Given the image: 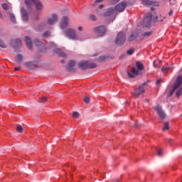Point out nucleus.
<instances>
[{"label":"nucleus","instance_id":"nucleus-12","mask_svg":"<svg viewBox=\"0 0 182 182\" xmlns=\"http://www.w3.org/2000/svg\"><path fill=\"white\" fill-rule=\"evenodd\" d=\"M76 66V62L75 60H70L69 61V72L70 73H75L76 72V68H75Z\"/></svg>","mask_w":182,"mask_h":182},{"label":"nucleus","instance_id":"nucleus-40","mask_svg":"<svg viewBox=\"0 0 182 182\" xmlns=\"http://www.w3.org/2000/svg\"><path fill=\"white\" fill-rule=\"evenodd\" d=\"M158 156H159V157H161V156H163V149H159Z\"/></svg>","mask_w":182,"mask_h":182},{"label":"nucleus","instance_id":"nucleus-46","mask_svg":"<svg viewBox=\"0 0 182 182\" xmlns=\"http://www.w3.org/2000/svg\"><path fill=\"white\" fill-rule=\"evenodd\" d=\"M160 83H161V79H159L156 81V85H160Z\"/></svg>","mask_w":182,"mask_h":182},{"label":"nucleus","instance_id":"nucleus-19","mask_svg":"<svg viewBox=\"0 0 182 182\" xmlns=\"http://www.w3.org/2000/svg\"><path fill=\"white\" fill-rule=\"evenodd\" d=\"M54 52L55 53H57V55H58L59 56H61V58H68L66 53H65V52H63V50H62V49L60 48L55 49Z\"/></svg>","mask_w":182,"mask_h":182},{"label":"nucleus","instance_id":"nucleus-24","mask_svg":"<svg viewBox=\"0 0 182 182\" xmlns=\"http://www.w3.org/2000/svg\"><path fill=\"white\" fill-rule=\"evenodd\" d=\"M95 68H97V65L96 63L87 61V69H93Z\"/></svg>","mask_w":182,"mask_h":182},{"label":"nucleus","instance_id":"nucleus-17","mask_svg":"<svg viewBox=\"0 0 182 182\" xmlns=\"http://www.w3.org/2000/svg\"><path fill=\"white\" fill-rule=\"evenodd\" d=\"M12 46L14 49H16V48L22 46V41H21V39L16 38L14 41H13Z\"/></svg>","mask_w":182,"mask_h":182},{"label":"nucleus","instance_id":"nucleus-51","mask_svg":"<svg viewBox=\"0 0 182 182\" xmlns=\"http://www.w3.org/2000/svg\"><path fill=\"white\" fill-rule=\"evenodd\" d=\"M145 102L149 103V99H145Z\"/></svg>","mask_w":182,"mask_h":182},{"label":"nucleus","instance_id":"nucleus-35","mask_svg":"<svg viewBox=\"0 0 182 182\" xmlns=\"http://www.w3.org/2000/svg\"><path fill=\"white\" fill-rule=\"evenodd\" d=\"M2 8L5 11H8V9H9V6H8V4L4 3V4H2Z\"/></svg>","mask_w":182,"mask_h":182},{"label":"nucleus","instance_id":"nucleus-47","mask_svg":"<svg viewBox=\"0 0 182 182\" xmlns=\"http://www.w3.org/2000/svg\"><path fill=\"white\" fill-rule=\"evenodd\" d=\"M168 15H169V16H173V10H170V11L168 12Z\"/></svg>","mask_w":182,"mask_h":182},{"label":"nucleus","instance_id":"nucleus-22","mask_svg":"<svg viewBox=\"0 0 182 182\" xmlns=\"http://www.w3.org/2000/svg\"><path fill=\"white\" fill-rule=\"evenodd\" d=\"M25 42L28 49H32V40L28 36L25 37Z\"/></svg>","mask_w":182,"mask_h":182},{"label":"nucleus","instance_id":"nucleus-10","mask_svg":"<svg viewBox=\"0 0 182 182\" xmlns=\"http://www.w3.org/2000/svg\"><path fill=\"white\" fill-rule=\"evenodd\" d=\"M126 9V2H121L115 6V11L117 12H123Z\"/></svg>","mask_w":182,"mask_h":182},{"label":"nucleus","instance_id":"nucleus-1","mask_svg":"<svg viewBox=\"0 0 182 182\" xmlns=\"http://www.w3.org/2000/svg\"><path fill=\"white\" fill-rule=\"evenodd\" d=\"M181 85H182V76L178 75L176 78L173 90L169 93V96H173V94L174 93V92H176V97H180V96H181L182 95Z\"/></svg>","mask_w":182,"mask_h":182},{"label":"nucleus","instance_id":"nucleus-15","mask_svg":"<svg viewBox=\"0 0 182 182\" xmlns=\"http://www.w3.org/2000/svg\"><path fill=\"white\" fill-rule=\"evenodd\" d=\"M56 22H58V15L52 14L51 18L48 20V25H53L54 23H56Z\"/></svg>","mask_w":182,"mask_h":182},{"label":"nucleus","instance_id":"nucleus-27","mask_svg":"<svg viewBox=\"0 0 182 182\" xmlns=\"http://www.w3.org/2000/svg\"><path fill=\"white\" fill-rule=\"evenodd\" d=\"M46 102H48V97H42L38 100L39 103H45Z\"/></svg>","mask_w":182,"mask_h":182},{"label":"nucleus","instance_id":"nucleus-16","mask_svg":"<svg viewBox=\"0 0 182 182\" xmlns=\"http://www.w3.org/2000/svg\"><path fill=\"white\" fill-rule=\"evenodd\" d=\"M61 29H65L68 27V16H63L60 23Z\"/></svg>","mask_w":182,"mask_h":182},{"label":"nucleus","instance_id":"nucleus-41","mask_svg":"<svg viewBox=\"0 0 182 182\" xmlns=\"http://www.w3.org/2000/svg\"><path fill=\"white\" fill-rule=\"evenodd\" d=\"M90 20L91 21H96V16L92 14L90 15Z\"/></svg>","mask_w":182,"mask_h":182},{"label":"nucleus","instance_id":"nucleus-9","mask_svg":"<svg viewBox=\"0 0 182 182\" xmlns=\"http://www.w3.org/2000/svg\"><path fill=\"white\" fill-rule=\"evenodd\" d=\"M69 38L73 41H77L79 39V37L76 35V31L73 28L69 29Z\"/></svg>","mask_w":182,"mask_h":182},{"label":"nucleus","instance_id":"nucleus-8","mask_svg":"<svg viewBox=\"0 0 182 182\" xmlns=\"http://www.w3.org/2000/svg\"><path fill=\"white\" fill-rule=\"evenodd\" d=\"M145 85H146V82H144L142 84V86H139L138 90H135L134 92L132 93V95H135L136 97H139V96H140V95H141V93H144V92H146V90H144L143 86H145Z\"/></svg>","mask_w":182,"mask_h":182},{"label":"nucleus","instance_id":"nucleus-37","mask_svg":"<svg viewBox=\"0 0 182 182\" xmlns=\"http://www.w3.org/2000/svg\"><path fill=\"white\" fill-rule=\"evenodd\" d=\"M168 70H170V67H166V68H161V71L164 72V73L168 72Z\"/></svg>","mask_w":182,"mask_h":182},{"label":"nucleus","instance_id":"nucleus-56","mask_svg":"<svg viewBox=\"0 0 182 182\" xmlns=\"http://www.w3.org/2000/svg\"><path fill=\"white\" fill-rule=\"evenodd\" d=\"M68 68H69L68 65H67V69H68Z\"/></svg>","mask_w":182,"mask_h":182},{"label":"nucleus","instance_id":"nucleus-5","mask_svg":"<svg viewBox=\"0 0 182 182\" xmlns=\"http://www.w3.org/2000/svg\"><path fill=\"white\" fill-rule=\"evenodd\" d=\"M152 16L153 14H151V13L147 14L144 18L143 21L141 23L142 26H145V28H147L150 25V23H151Z\"/></svg>","mask_w":182,"mask_h":182},{"label":"nucleus","instance_id":"nucleus-7","mask_svg":"<svg viewBox=\"0 0 182 182\" xmlns=\"http://www.w3.org/2000/svg\"><path fill=\"white\" fill-rule=\"evenodd\" d=\"M33 43L37 46V48H38V49H40L41 52H46V46H45V43H42V41L36 38L33 41Z\"/></svg>","mask_w":182,"mask_h":182},{"label":"nucleus","instance_id":"nucleus-2","mask_svg":"<svg viewBox=\"0 0 182 182\" xmlns=\"http://www.w3.org/2000/svg\"><path fill=\"white\" fill-rule=\"evenodd\" d=\"M136 66L137 69L134 67L132 68L131 73H128L129 77L133 78L135 76H137L139 75V70L141 72V70L144 69V65H143V63H141L140 61H137L136 63Z\"/></svg>","mask_w":182,"mask_h":182},{"label":"nucleus","instance_id":"nucleus-50","mask_svg":"<svg viewBox=\"0 0 182 182\" xmlns=\"http://www.w3.org/2000/svg\"><path fill=\"white\" fill-rule=\"evenodd\" d=\"M134 127H139V123H138V122H136V123L134 124Z\"/></svg>","mask_w":182,"mask_h":182},{"label":"nucleus","instance_id":"nucleus-14","mask_svg":"<svg viewBox=\"0 0 182 182\" xmlns=\"http://www.w3.org/2000/svg\"><path fill=\"white\" fill-rule=\"evenodd\" d=\"M104 16H116V10L114 9L109 8L104 14Z\"/></svg>","mask_w":182,"mask_h":182},{"label":"nucleus","instance_id":"nucleus-4","mask_svg":"<svg viewBox=\"0 0 182 182\" xmlns=\"http://www.w3.org/2000/svg\"><path fill=\"white\" fill-rule=\"evenodd\" d=\"M154 110L157 112L158 116L164 120V119H166V112H164L163 109H161V107L160 105H157L156 107H153Z\"/></svg>","mask_w":182,"mask_h":182},{"label":"nucleus","instance_id":"nucleus-32","mask_svg":"<svg viewBox=\"0 0 182 182\" xmlns=\"http://www.w3.org/2000/svg\"><path fill=\"white\" fill-rule=\"evenodd\" d=\"M168 129H170V127H168V122H165L164 126L163 127V130L166 131V130H168Z\"/></svg>","mask_w":182,"mask_h":182},{"label":"nucleus","instance_id":"nucleus-52","mask_svg":"<svg viewBox=\"0 0 182 182\" xmlns=\"http://www.w3.org/2000/svg\"><path fill=\"white\" fill-rule=\"evenodd\" d=\"M52 46H55V43H51Z\"/></svg>","mask_w":182,"mask_h":182},{"label":"nucleus","instance_id":"nucleus-54","mask_svg":"<svg viewBox=\"0 0 182 182\" xmlns=\"http://www.w3.org/2000/svg\"><path fill=\"white\" fill-rule=\"evenodd\" d=\"M66 35H69V31H66Z\"/></svg>","mask_w":182,"mask_h":182},{"label":"nucleus","instance_id":"nucleus-34","mask_svg":"<svg viewBox=\"0 0 182 182\" xmlns=\"http://www.w3.org/2000/svg\"><path fill=\"white\" fill-rule=\"evenodd\" d=\"M79 116H80V115L79 112H74L73 114V117L74 119H77V117H79Z\"/></svg>","mask_w":182,"mask_h":182},{"label":"nucleus","instance_id":"nucleus-53","mask_svg":"<svg viewBox=\"0 0 182 182\" xmlns=\"http://www.w3.org/2000/svg\"><path fill=\"white\" fill-rule=\"evenodd\" d=\"M61 63H65V60H61Z\"/></svg>","mask_w":182,"mask_h":182},{"label":"nucleus","instance_id":"nucleus-36","mask_svg":"<svg viewBox=\"0 0 182 182\" xmlns=\"http://www.w3.org/2000/svg\"><path fill=\"white\" fill-rule=\"evenodd\" d=\"M10 19L11 21L15 22L16 18H15V15L14 14H10Z\"/></svg>","mask_w":182,"mask_h":182},{"label":"nucleus","instance_id":"nucleus-55","mask_svg":"<svg viewBox=\"0 0 182 182\" xmlns=\"http://www.w3.org/2000/svg\"><path fill=\"white\" fill-rule=\"evenodd\" d=\"M151 11H154V8L151 7Z\"/></svg>","mask_w":182,"mask_h":182},{"label":"nucleus","instance_id":"nucleus-20","mask_svg":"<svg viewBox=\"0 0 182 182\" xmlns=\"http://www.w3.org/2000/svg\"><path fill=\"white\" fill-rule=\"evenodd\" d=\"M34 5L38 11H42V9H43V4H42V2L39 0H36L34 1Z\"/></svg>","mask_w":182,"mask_h":182},{"label":"nucleus","instance_id":"nucleus-11","mask_svg":"<svg viewBox=\"0 0 182 182\" xmlns=\"http://www.w3.org/2000/svg\"><path fill=\"white\" fill-rule=\"evenodd\" d=\"M142 4L143 5H146V6H159V3L151 0H142Z\"/></svg>","mask_w":182,"mask_h":182},{"label":"nucleus","instance_id":"nucleus-26","mask_svg":"<svg viewBox=\"0 0 182 182\" xmlns=\"http://www.w3.org/2000/svg\"><path fill=\"white\" fill-rule=\"evenodd\" d=\"M107 59V57L105 56V55H100L97 60L98 62H105V60H106Z\"/></svg>","mask_w":182,"mask_h":182},{"label":"nucleus","instance_id":"nucleus-6","mask_svg":"<svg viewBox=\"0 0 182 182\" xmlns=\"http://www.w3.org/2000/svg\"><path fill=\"white\" fill-rule=\"evenodd\" d=\"M94 31L98 36H105V34L106 33V27L105 26L95 27Z\"/></svg>","mask_w":182,"mask_h":182},{"label":"nucleus","instance_id":"nucleus-18","mask_svg":"<svg viewBox=\"0 0 182 182\" xmlns=\"http://www.w3.org/2000/svg\"><path fill=\"white\" fill-rule=\"evenodd\" d=\"M78 68L82 70H86L87 69V60H83L78 63Z\"/></svg>","mask_w":182,"mask_h":182},{"label":"nucleus","instance_id":"nucleus-44","mask_svg":"<svg viewBox=\"0 0 182 182\" xmlns=\"http://www.w3.org/2000/svg\"><path fill=\"white\" fill-rule=\"evenodd\" d=\"M120 0H111V4H117Z\"/></svg>","mask_w":182,"mask_h":182},{"label":"nucleus","instance_id":"nucleus-42","mask_svg":"<svg viewBox=\"0 0 182 182\" xmlns=\"http://www.w3.org/2000/svg\"><path fill=\"white\" fill-rule=\"evenodd\" d=\"M100 2H103V0H95V3L92 4L93 6L96 5V4H99Z\"/></svg>","mask_w":182,"mask_h":182},{"label":"nucleus","instance_id":"nucleus-33","mask_svg":"<svg viewBox=\"0 0 182 182\" xmlns=\"http://www.w3.org/2000/svg\"><path fill=\"white\" fill-rule=\"evenodd\" d=\"M151 31H147L143 33V36H144V38H147L149 36H150V35H151Z\"/></svg>","mask_w":182,"mask_h":182},{"label":"nucleus","instance_id":"nucleus-49","mask_svg":"<svg viewBox=\"0 0 182 182\" xmlns=\"http://www.w3.org/2000/svg\"><path fill=\"white\" fill-rule=\"evenodd\" d=\"M78 31H83V27L79 26L78 27Z\"/></svg>","mask_w":182,"mask_h":182},{"label":"nucleus","instance_id":"nucleus-21","mask_svg":"<svg viewBox=\"0 0 182 182\" xmlns=\"http://www.w3.org/2000/svg\"><path fill=\"white\" fill-rule=\"evenodd\" d=\"M21 14L23 21H28V19H29V18L28 17V13L26 12V10H25V9H21Z\"/></svg>","mask_w":182,"mask_h":182},{"label":"nucleus","instance_id":"nucleus-13","mask_svg":"<svg viewBox=\"0 0 182 182\" xmlns=\"http://www.w3.org/2000/svg\"><path fill=\"white\" fill-rule=\"evenodd\" d=\"M24 66L27 68V69H31V70L36 68V65L33 61H27L24 63Z\"/></svg>","mask_w":182,"mask_h":182},{"label":"nucleus","instance_id":"nucleus-39","mask_svg":"<svg viewBox=\"0 0 182 182\" xmlns=\"http://www.w3.org/2000/svg\"><path fill=\"white\" fill-rule=\"evenodd\" d=\"M84 102H85V103H90V98H89V97H85L84 98Z\"/></svg>","mask_w":182,"mask_h":182},{"label":"nucleus","instance_id":"nucleus-30","mask_svg":"<svg viewBox=\"0 0 182 182\" xmlns=\"http://www.w3.org/2000/svg\"><path fill=\"white\" fill-rule=\"evenodd\" d=\"M17 132L18 133H22L23 132V128L21 125H17Z\"/></svg>","mask_w":182,"mask_h":182},{"label":"nucleus","instance_id":"nucleus-31","mask_svg":"<svg viewBox=\"0 0 182 182\" xmlns=\"http://www.w3.org/2000/svg\"><path fill=\"white\" fill-rule=\"evenodd\" d=\"M102 8H105V5L103 4L100 5L98 9L96 10V12L98 15H102V14L99 13V11H100V9H102Z\"/></svg>","mask_w":182,"mask_h":182},{"label":"nucleus","instance_id":"nucleus-38","mask_svg":"<svg viewBox=\"0 0 182 182\" xmlns=\"http://www.w3.org/2000/svg\"><path fill=\"white\" fill-rule=\"evenodd\" d=\"M134 53V50L129 49L127 50V55H133Z\"/></svg>","mask_w":182,"mask_h":182},{"label":"nucleus","instance_id":"nucleus-28","mask_svg":"<svg viewBox=\"0 0 182 182\" xmlns=\"http://www.w3.org/2000/svg\"><path fill=\"white\" fill-rule=\"evenodd\" d=\"M0 48H3L4 49L7 48L6 43L4 42V41L0 39Z\"/></svg>","mask_w":182,"mask_h":182},{"label":"nucleus","instance_id":"nucleus-25","mask_svg":"<svg viewBox=\"0 0 182 182\" xmlns=\"http://www.w3.org/2000/svg\"><path fill=\"white\" fill-rule=\"evenodd\" d=\"M138 36H139V34H137V33H132L129 38V42H133V41H134L137 38Z\"/></svg>","mask_w":182,"mask_h":182},{"label":"nucleus","instance_id":"nucleus-45","mask_svg":"<svg viewBox=\"0 0 182 182\" xmlns=\"http://www.w3.org/2000/svg\"><path fill=\"white\" fill-rule=\"evenodd\" d=\"M16 70H21V67L14 68V71L16 72Z\"/></svg>","mask_w":182,"mask_h":182},{"label":"nucleus","instance_id":"nucleus-48","mask_svg":"<svg viewBox=\"0 0 182 182\" xmlns=\"http://www.w3.org/2000/svg\"><path fill=\"white\" fill-rule=\"evenodd\" d=\"M168 143H169V144H171V141H173V139H168Z\"/></svg>","mask_w":182,"mask_h":182},{"label":"nucleus","instance_id":"nucleus-29","mask_svg":"<svg viewBox=\"0 0 182 182\" xmlns=\"http://www.w3.org/2000/svg\"><path fill=\"white\" fill-rule=\"evenodd\" d=\"M49 36H50V32H49V31H46L43 34V38H49Z\"/></svg>","mask_w":182,"mask_h":182},{"label":"nucleus","instance_id":"nucleus-3","mask_svg":"<svg viewBox=\"0 0 182 182\" xmlns=\"http://www.w3.org/2000/svg\"><path fill=\"white\" fill-rule=\"evenodd\" d=\"M114 42L116 45H118V46H122V45H124V43H126V34L124 33V32H119L117 35Z\"/></svg>","mask_w":182,"mask_h":182},{"label":"nucleus","instance_id":"nucleus-43","mask_svg":"<svg viewBox=\"0 0 182 182\" xmlns=\"http://www.w3.org/2000/svg\"><path fill=\"white\" fill-rule=\"evenodd\" d=\"M170 5H176V0H169Z\"/></svg>","mask_w":182,"mask_h":182},{"label":"nucleus","instance_id":"nucleus-23","mask_svg":"<svg viewBox=\"0 0 182 182\" xmlns=\"http://www.w3.org/2000/svg\"><path fill=\"white\" fill-rule=\"evenodd\" d=\"M16 62H17V63H22V62H23V55L22 54H18L16 56Z\"/></svg>","mask_w":182,"mask_h":182}]
</instances>
